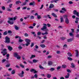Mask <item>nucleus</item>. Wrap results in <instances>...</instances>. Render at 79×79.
I'll list each match as a JSON object with an SVG mask.
<instances>
[{
    "mask_svg": "<svg viewBox=\"0 0 79 79\" xmlns=\"http://www.w3.org/2000/svg\"><path fill=\"white\" fill-rule=\"evenodd\" d=\"M44 26L43 27L41 28V30H42V31H44V30H45V32H47V31H48V29H47V25L45 24H43Z\"/></svg>",
    "mask_w": 79,
    "mask_h": 79,
    "instance_id": "nucleus-1",
    "label": "nucleus"
},
{
    "mask_svg": "<svg viewBox=\"0 0 79 79\" xmlns=\"http://www.w3.org/2000/svg\"><path fill=\"white\" fill-rule=\"evenodd\" d=\"M5 42L7 44H10V38L8 37V36H6L5 38Z\"/></svg>",
    "mask_w": 79,
    "mask_h": 79,
    "instance_id": "nucleus-2",
    "label": "nucleus"
},
{
    "mask_svg": "<svg viewBox=\"0 0 79 79\" xmlns=\"http://www.w3.org/2000/svg\"><path fill=\"white\" fill-rule=\"evenodd\" d=\"M25 41L27 42V44H25V45L27 47L29 46V45L30 44V42H31V40L29 39H26L25 40Z\"/></svg>",
    "mask_w": 79,
    "mask_h": 79,
    "instance_id": "nucleus-3",
    "label": "nucleus"
},
{
    "mask_svg": "<svg viewBox=\"0 0 79 79\" xmlns=\"http://www.w3.org/2000/svg\"><path fill=\"white\" fill-rule=\"evenodd\" d=\"M73 15H77V16L79 17V12H77V11L76 10H74L73 11Z\"/></svg>",
    "mask_w": 79,
    "mask_h": 79,
    "instance_id": "nucleus-4",
    "label": "nucleus"
},
{
    "mask_svg": "<svg viewBox=\"0 0 79 79\" xmlns=\"http://www.w3.org/2000/svg\"><path fill=\"white\" fill-rule=\"evenodd\" d=\"M24 71H22L21 73H19L18 74V75L20 77H24Z\"/></svg>",
    "mask_w": 79,
    "mask_h": 79,
    "instance_id": "nucleus-5",
    "label": "nucleus"
},
{
    "mask_svg": "<svg viewBox=\"0 0 79 79\" xmlns=\"http://www.w3.org/2000/svg\"><path fill=\"white\" fill-rule=\"evenodd\" d=\"M30 72L31 73H33L34 74H35V73H37V71H36L35 69H30Z\"/></svg>",
    "mask_w": 79,
    "mask_h": 79,
    "instance_id": "nucleus-6",
    "label": "nucleus"
},
{
    "mask_svg": "<svg viewBox=\"0 0 79 79\" xmlns=\"http://www.w3.org/2000/svg\"><path fill=\"white\" fill-rule=\"evenodd\" d=\"M35 2L34 1H33V2H31L29 3V5H31L34 6L35 5Z\"/></svg>",
    "mask_w": 79,
    "mask_h": 79,
    "instance_id": "nucleus-7",
    "label": "nucleus"
},
{
    "mask_svg": "<svg viewBox=\"0 0 79 79\" xmlns=\"http://www.w3.org/2000/svg\"><path fill=\"white\" fill-rule=\"evenodd\" d=\"M65 23L67 24H68L69 23V20L68 19V18H67L65 19Z\"/></svg>",
    "mask_w": 79,
    "mask_h": 79,
    "instance_id": "nucleus-8",
    "label": "nucleus"
},
{
    "mask_svg": "<svg viewBox=\"0 0 79 79\" xmlns=\"http://www.w3.org/2000/svg\"><path fill=\"white\" fill-rule=\"evenodd\" d=\"M7 48H8V50L10 52H11L13 50V48L12 47H11L10 46H7Z\"/></svg>",
    "mask_w": 79,
    "mask_h": 79,
    "instance_id": "nucleus-9",
    "label": "nucleus"
},
{
    "mask_svg": "<svg viewBox=\"0 0 79 79\" xmlns=\"http://www.w3.org/2000/svg\"><path fill=\"white\" fill-rule=\"evenodd\" d=\"M74 40L73 38H70L67 39L68 42H71Z\"/></svg>",
    "mask_w": 79,
    "mask_h": 79,
    "instance_id": "nucleus-10",
    "label": "nucleus"
},
{
    "mask_svg": "<svg viewBox=\"0 0 79 79\" xmlns=\"http://www.w3.org/2000/svg\"><path fill=\"white\" fill-rule=\"evenodd\" d=\"M75 52H76V57H78L79 56V51L78 50H75Z\"/></svg>",
    "mask_w": 79,
    "mask_h": 79,
    "instance_id": "nucleus-11",
    "label": "nucleus"
},
{
    "mask_svg": "<svg viewBox=\"0 0 79 79\" xmlns=\"http://www.w3.org/2000/svg\"><path fill=\"white\" fill-rule=\"evenodd\" d=\"M32 61L33 63H36L37 62H39V60H36V59H33L32 60Z\"/></svg>",
    "mask_w": 79,
    "mask_h": 79,
    "instance_id": "nucleus-12",
    "label": "nucleus"
},
{
    "mask_svg": "<svg viewBox=\"0 0 79 79\" xmlns=\"http://www.w3.org/2000/svg\"><path fill=\"white\" fill-rule=\"evenodd\" d=\"M52 16L54 17V18H57V15L55 13H52L51 14Z\"/></svg>",
    "mask_w": 79,
    "mask_h": 79,
    "instance_id": "nucleus-13",
    "label": "nucleus"
},
{
    "mask_svg": "<svg viewBox=\"0 0 79 79\" xmlns=\"http://www.w3.org/2000/svg\"><path fill=\"white\" fill-rule=\"evenodd\" d=\"M47 77L48 79H50L52 77V75L49 73H48L47 75Z\"/></svg>",
    "mask_w": 79,
    "mask_h": 79,
    "instance_id": "nucleus-14",
    "label": "nucleus"
},
{
    "mask_svg": "<svg viewBox=\"0 0 79 79\" xmlns=\"http://www.w3.org/2000/svg\"><path fill=\"white\" fill-rule=\"evenodd\" d=\"M13 55L14 57H17L19 55L17 52H15L14 53Z\"/></svg>",
    "mask_w": 79,
    "mask_h": 79,
    "instance_id": "nucleus-15",
    "label": "nucleus"
},
{
    "mask_svg": "<svg viewBox=\"0 0 79 79\" xmlns=\"http://www.w3.org/2000/svg\"><path fill=\"white\" fill-rule=\"evenodd\" d=\"M39 67L40 68V69H45L42 66V65L40 64L39 65Z\"/></svg>",
    "mask_w": 79,
    "mask_h": 79,
    "instance_id": "nucleus-16",
    "label": "nucleus"
},
{
    "mask_svg": "<svg viewBox=\"0 0 79 79\" xmlns=\"http://www.w3.org/2000/svg\"><path fill=\"white\" fill-rule=\"evenodd\" d=\"M22 3V2H21L19 1H18L15 2V4L16 5H19V3H20V4H21V3Z\"/></svg>",
    "mask_w": 79,
    "mask_h": 79,
    "instance_id": "nucleus-17",
    "label": "nucleus"
},
{
    "mask_svg": "<svg viewBox=\"0 0 79 79\" xmlns=\"http://www.w3.org/2000/svg\"><path fill=\"white\" fill-rule=\"evenodd\" d=\"M54 7V5H53V4H51L49 6V8H53Z\"/></svg>",
    "mask_w": 79,
    "mask_h": 79,
    "instance_id": "nucleus-18",
    "label": "nucleus"
},
{
    "mask_svg": "<svg viewBox=\"0 0 79 79\" xmlns=\"http://www.w3.org/2000/svg\"><path fill=\"white\" fill-rule=\"evenodd\" d=\"M67 55L69 57H71L73 56L72 54L70 52H69L67 53Z\"/></svg>",
    "mask_w": 79,
    "mask_h": 79,
    "instance_id": "nucleus-19",
    "label": "nucleus"
},
{
    "mask_svg": "<svg viewBox=\"0 0 79 79\" xmlns=\"http://www.w3.org/2000/svg\"><path fill=\"white\" fill-rule=\"evenodd\" d=\"M78 19H79V18H78V17H76V20H75V23H76V24H77L78 23V21H79V20H78Z\"/></svg>",
    "mask_w": 79,
    "mask_h": 79,
    "instance_id": "nucleus-20",
    "label": "nucleus"
},
{
    "mask_svg": "<svg viewBox=\"0 0 79 79\" xmlns=\"http://www.w3.org/2000/svg\"><path fill=\"white\" fill-rule=\"evenodd\" d=\"M57 1H58V0H52L51 1V3H53V2L56 3V2H57Z\"/></svg>",
    "mask_w": 79,
    "mask_h": 79,
    "instance_id": "nucleus-21",
    "label": "nucleus"
},
{
    "mask_svg": "<svg viewBox=\"0 0 79 79\" xmlns=\"http://www.w3.org/2000/svg\"><path fill=\"white\" fill-rule=\"evenodd\" d=\"M40 47L41 48H45V45L44 44H41L40 45Z\"/></svg>",
    "mask_w": 79,
    "mask_h": 79,
    "instance_id": "nucleus-22",
    "label": "nucleus"
},
{
    "mask_svg": "<svg viewBox=\"0 0 79 79\" xmlns=\"http://www.w3.org/2000/svg\"><path fill=\"white\" fill-rule=\"evenodd\" d=\"M35 55H31V56L30 57V59H32V58H35Z\"/></svg>",
    "mask_w": 79,
    "mask_h": 79,
    "instance_id": "nucleus-23",
    "label": "nucleus"
},
{
    "mask_svg": "<svg viewBox=\"0 0 79 79\" xmlns=\"http://www.w3.org/2000/svg\"><path fill=\"white\" fill-rule=\"evenodd\" d=\"M19 42H20V43L23 42H24V40H22V39H21V38H20L19 39Z\"/></svg>",
    "mask_w": 79,
    "mask_h": 79,
    "instance_id": "nucleus-24",
    "label": "nucleus"
},
{
    "mask_svg": "<svg viewBox=\"0 0 79 79\" xmlns=\"http://www.w3.org/2000/svg\"><path fill=\"white\" fill-rule=\"evenodd\" d=\"M53 63L51 61H49L48 62V66H52Z\"/></svg>",
    "mask_w": 79,
    "mask_h": 79,
    "instance_id": "nucleus-25",
    "label": "nucleus"
},
{
    "mask_svg": "<svg viewBox=\"0 0 79 79\" xmlns=\"http://www.w3.org/2000/svg\"><path fill=\"white\" fill-rule=\"evenodd\" d=\"M8 23L9 24H14V22H10V21H8Z\"/></svg>",
    "mask_w": 79,
    "mask_h": 79,
    "instance_id": "nucleus-26",
    "label": "nucleus"
},
{
    "mask_svg": "<svg viewBox=\"0 0 79 79\" xmlns=\"http://www.w3.org/2000/svg\"><path fill=\"white\" fill-rule=\"evenodd\" d=\"M69 75H70V74L69 73H68L67 74V75L65 76V77L66 79H68L69 78Z\"/></svg>",
    "mask_w": 79,
    "mask_h": 79,
    "instance_id": "nucleus-27",
    "label": "nucleus"
},
{
    "mask_svg": "<svg viewBox=\"0 0 79 79\" xmlns=\"http://www.w3.org/2000/svg\"><path fill=\"white\" fill-rule=\"evenodd\" d=\"M7 34H8V32H7V31H5L3 33V35H6Z\"/></svg>",
    "mask_w": 79,
    "mask_h": 79,
    "instance_id": "nucleus-28",
    "label": "nucleus"
},
{
    "mask_svg": "<svg viewBox=\"0 0 79 79\" xmlns=\"http://www.w3.org/2000/svg\"><path fill=\"white\" fill-rule=\"evenodd\" d=\"M14 26H15V28L16 30H19V27L15 25Z\"/></svg>",
    "mask_w": 79,
    "mask_h": 79,
    "instance_id": "nucleus-29",
    "label": "nucleus"
},
{
    "mask_svg": "<svg viewBox=\"0 0 79 79\" xmlns=\"http://www.w3.org/2000/svg\"><path fill=\"white\" fill-rule=\"evenodd\" d=\"M71 65L72 66V67L71 68H75V65H74V63H72L71 64Z\"/></svg>",
    "mask_w": 79,
    "mask_h": 79,
    "instance_id": "nucleus-30",
    "label": "nucleus"
},
{
    "mask_svg": "<svg viewBox=\"0 0 79 79\" xmlns=\"http://www.w3.org/2000/svg\"><path fill=\"white\" fill-rule=\"evenodd\" d=\"M60 19V23H63V22H64V20L63 19V17L61 18Z\"/></svg>",
    "mask_w": 79,
    "mask_h": 79,
    "instance_id": "nucleus-31",
    "label": "nucleus"
},
{
    "mask_svg": "<svg viewBox=\"0 0 79 79\" xmlns=\"http://www.w3.org/2000/svg\"><path fill=\"white\" fill-rule=\"evenodd\" d=\"M51 71H55V68H51L50 69H49Z\"/></svg>",
    "mask_w": 79,
    "mask_h": 79,
    "instance_id": "nucleus-32",
    "label": "nucleus"
},
{
    "mask_svg": "<svg viewBox=\"0 0 79 79\" xmlns=\"http://www.w3.org/2000/svg\"><path fill=\"white\" fill-rule=\"evenodd\" d=\"M10 63H9L8 64H7L6 65V68H8V67H10Z\"/></svg>",
    "mask_w": 79,
    "mask_h": 79,
    "instance_id": "nucleus-33",
    "label": "nucleus"
},
{
    "mask_svg": "<svg viewBox=\"0 0 79 79\" xmlns=\"http://www.w3.org/2000/svg\"><path fill=\"white\" fill-rule=\"evenodd\" d=\"M31 34H33V35H34V37H36V35L35 34V33L34 32H31Z\"/></svg>",
    "mask_w": 79,
    "mask_h": 79,
    "instance_id": "nucleus-34",
    "label": "nucleus"
},
{
    "mask_svg": "<svg viewBox=\"0 0 79 79\" xmlns=\"http://www.w3.org/2000/svg\"><path fill=\"white\" fill-rule=\"evenodd\" d=\"M68 59L70 61H72V60H73V59L71 58V57H68Z\"/></svg>",
    "mask_w": 79,
    "mask_h": 79,
    "instance_id": "nucleus-35",
    "label": "nucleus"
},
{
    "mask_svg": "<svg viewBox=\"0 0 79 79\" xmlns=\"http://www.w3.org/2000/svg\"><path fill=\"white\" fill-rule=\"evenodd\" d=\"M66 38L64 37H61L60 38V39H61V40H64Z\"/></svg>",
    "mask_w": 79,
    "mask_h": 79,
    "instance_id": "nucleus-36",
    "label": "nucleus"
},
{
    "mask_svg": "<svg viewBox=\"0 0 79 79\" xmlns=\"http://www.w3.org/2000/svg\"><path fill=\"white\" fill-rule=\"evenodd\" d=\"M62 67L63 68H66V65H62Z\"/></svg>",
    "mask_w": 79,
    "mask_h": 79,
    "instance_id": "nucleus-37",
    "label": "nucleus"
},
{
    "mask_svg": "<svg viewBox=\"0 0 79 79\" xmlns=\"http://www.w3.org/2000/svg\"><path fill=\"white\" fill-rule=\"evenodd\" d=\"M11 74H15V70H12L11 72Z\"/></svg>",
    "mask_w": 79,
    "mask_h": 79,
    "instance_id": "nucleus-38",
    "label": "nucleus"
},
{
    "mask_svg": "<svg viewBox=\"0 0 79 79\" xmlns=\"http://www.w3.org/2000/svg\"><path fill=\"white\" fill-rule=\"evenodd\" d=\"M17 60H20L21 59V56L19 55V56L17 57Z\"/></svg>",
    "mask_w": 79,
    "mask_h": 79,
    "instance_id": "nucleus-39",
    "label": "nucleus"
},
{
    "mask_svg": "<svg viewBox=\"0 0 79 79\" xmlns=\"http://www.w3.org/2000/svg\"><path fill=\"white\" fill-rule=\"evenodd\" d=\"M30 19H34V16L33 15H32L30 17Z\"/></svg>",
    "mask_w": 79,
    "mask_h": 79,
    "instance_id": "nucleus-40",
    "label": "nucleus"
},
{
    "mask_svg": "<svg viewBox=\"0 0 79 79\" xmlns=\"http://www.w3.org/2000/svg\"><path fill=\"white\" fill-rule=\"evenodd\" d=\"M6 54H7V52H4L3 53H2V55L3 56H5Z\"/></svg>",
    "mask_w": 79,
    "mask_h": 79,
    "instance_id": "nucleus-41",
    "label": "nucleus"
},
{
    "mask_svg": "<svg viewBox=\"0 0 79 79\" xmlns=\"http://www.w3.org/2000/svg\"><path fill=\"white\" fill-rule=\"evenodd\" d=\"M34 45V43L33 42L31 43V48L32 47H33Z\"/></svg>",
    "mask_w": 79,
    "mask_h": 79,
    "instance_id": "nucleus-42",
    "label": "nucleus"
},
{
    "mask_svg": "<svg viewBox=\"0 0 79 79\" xmlns=\"http://www.w3.org/2000/svg\"><path fill=\"white\" fill-rule=\"evenodd\" d=\"M24 35L25 37H28L29 36V35L27 33H25Z\"/></svg>",
    "mask_w": 79,
    "mask_h": 79,
    "instance_id": "nucleus-43",
    "label": "nucleus"
},
{
    "mask_svg": "<svg viewBox=\"0 0 79 79\" xmlns=\"http://www.w3.org/2000/svg\"><path fill=\"white\" fill-rule=\"evenodd\" d=\"M20 66L22 68H24V66L23 65L21 64H20Z\"/></svg>",
    "mask_w": 79,
    "mask_h": 79,
    "instance_id": "nucleus-44",
    "label": "nucleus"
},
{
    "mask_svg": "<svg viewBox=\"0 0 79 79\" xmlns=\"http://www.w3.org/2000/svg\"><path fill=\"white\" fill-rule=\"evenodd\" d=\"M6 61V60L5 59H3L2 60V63H4V62H5V61Z\"/></svg>",
    "mask_w": 79,
    "mask_h": 79,
    "instance_id": "nucleus-45",
    "label": "nucleus"
},
{
    "mask_svg": "<svg viewBox=\"0 0 79 79\" xmlns=\"http://www.w3.org/2000/svg\"><path fill=\"white\" fill-rule=\"evenodd\" d=\"M62 10H63V11H67L66 9H65V8L64 7H63L62 8Z\"/></svg>",
    "mask_w": 79,
    "mask_h": 79,
    "instance_id": "nucleus-46",
    "label": "nucleus"
},
{
    "mask_svg": "<svg viewBox=\"0 0 79 79\" xmlns=\"http://www.w3.org/2000/svg\"><path fill=\"white\" fill-rule=\"evenodd\" d=\"M69 35H70V36H71V37H73V36L74 35L73 34V33L71 32L69 33Z\"/></svg>",
    "mask_w": 79,
    "mask_h": 79,
    "instance_id": "nucleus-47",
    "label": "nucleus"
},
{
    "mask_svg": "<svg viewBox=\"0 0 79 79\" xmlns=\"http://www.w3.org/2000/svg\"><path fill=\"white\" fill-rule=\"evenodd\" d=\"M42 34V33L40 32H38L37 33V35H41V34Z\"/></svg>",
    "mask_w": 79,
    "mask_h": 79,
    "instance_id": "nucleus-48",
    "label": "nucleus"
},
{
    "mask_svg": "<svg viewBox=\"0 0 79 79\" xmlns=\"http://www.w3.org/2000/svg\"><path fill=\"white\" fill-rule=\"evenodd\" d=\"M38 77V75H37V74H35L34 75V77L36 79H37V77Z\"/></svg>",
    "mask_w": 79,
    "mask_h": 79,
    "instance_id": "nucleus-49",
    "label": "nucleus"
},
{
    "mask_svg": "<svg viewBox=\"0 0 79 79\" xmlns=\"http://www.w3.org/2000/svg\"><path fill=\"white\" fill-rule=\"evenodd\" d=\"M11 0H8L7 2V3H11Z\"/></svg>",
    "mask_w": 79,
    "mask_h": 79,
    "instance_id": "nucleus-50",
    "label": "nucleus"
},
{
    "mask_svg": "<svg viewBox=\"0 0 79 79\" xmlns=\"http://www.w3.org/2000/svg\"><path fill=\"white\" fill-rule=\"evenodd\" d=\"M8 34H11V33H12V31H11V30H9L8 31Z\"/></svg>",
    "mask_w": 79,
    "mask_h": 79,
    "instance_id": "nucleus-51",
    "label": "nucleus"
},
{
    "mask_svg": "<svg viewBox=\"0 0 79 79\" xmlns=\"http://www.w3.org/2000/svg\"><path fill=\"white\" fill-rule=\"evenodd\" d=\"M26 3H27V2H25L23 3V4H22V6H24V5H26Z\"/></svg>",
    "mask_w": 79,
    "mask_h": 79,
    "instance_id": "nucleus-52",
    "label": "nucleus"
},
{
    "mask_svg": "<svg viewBox=\"0 0 79 79\" xmlns=\"http://www.w3.org/2000/svg\"><path fill=\"white\" fill-rule=\"evenodd\" d=\"M15 39H18V38H19V39H20V38H21V37L19 36H15Z\"/></svg>",
    "mask_w": 79,
    "mask_h": 79,
    "instance_id": "nucleus-53",
    "label": "nucleus"
},
{
    "mask_svg": "<svg viewBox=\"0 0 79 79\" xmlns=\"http://www.w3.org/2000/svg\"><path fill=\"white\" fill-rule=\"evenodd\" d=\"M12 5H13V4H9V8H12Z\"/></svg>",
    "mask_w": 79,
    "mask_h": 79,
    "instance_id": "nucleus-54",
    "label": "nucleus"
},
{
    "mask_svg": "<svg viewBox=\"0 0 79 79\" xmlns=\"http://www.w3.org/2000/svg\"><path fill=\"white\" fill-rule=\"evenodd\" d=\"M64 18H65L66 19V18H68V16L66 15H64Z\"/></svg>",
    "mask_w": 79,
    "mask_h": 79,
    "instance_id": "nucleus-55",
    "label": "nucleus"
},
{
    "mask_svg": "<svg viewBox=\"0 0 79 79\" xmlns=\"http://www.w3.org/2000/svg\"><path fill=\"white\" fill-rule=\"evenodd\" d=\"M28 63H30L31 64H32L33 63H32V61L28 60Z\"/></svg>",
    "mask_w": 79,
    "mask_h": 79,
    "instance_id": "nucleus-56",
    "label": "nucleus"
},
{
    "mask_svg": "<svg viewBox=\"0 0 79 79\" xmlns=\"http://www.w3.org/2000/svg\"><path fill=\"white\" fill-rule=\"evenodd\" d=\"M47 16H48V18H49V19H52V17H50V15H47Z\"/></svg>",
    "mask_w": 79,
    "mask_h": 79,
    "instance_id": "nucleus-57",
    "label": "nucleus"
},
{
    "mask_svg": "<svg viewBox=\"0 0 79 79\" xmlns=\"http://www.w3.org/2000/svg\"><path fill=\"white\" fill-rule=\"evenodd\" d=\"M37 18L38 19H40L41 18V16H40V15H38L37 16Z\"/></svg>",
    "mask_w": 79,
    "mask_h": 79,
    "instance_id": "nucleus-58",
    "label": "nucleus"
},
{
    "mask_svg": "<svg viewBox=\"0 0 79 79\" xmlns=\"http://www.w3.org/2000/svg\"><path fill=\"white\" fill-rule=\"evenodd\" d=\"M2 8L3 10H5V7L4 6H2Z\"/></svg>",
    "mask_w": 79,
    "mask_h": 79,
    "instance_id": "nucleus-59",
    "label": "nucleus"
},
{
    "mask_svg": "<svg viewBox=\"0 0 79 79\" xmlns=\"http://www.w3.org/2000/svg\"><path fill=\"white\" fill-rule=\"evenodd\" d=\"M35 47L36 49H38L39 48V46L37 45H35Z\"/></svg>",
    "mask_w": 79,
    "mask_h": 79,
    "instance_id": "nucleus-60",
    "label": "nucleus"
},
{
    "mask_svg": "<svg viewBox=\"0 0 79 79\" xmlns=\"http://www.w3.org/2000/svg\"><path fill=\"white\" fill-rule=\"evenodd\" d=\"M67 72H68V73H71V70H70L69 69H68L67 70Z\"/></svg>",
    "mask_w": 79,
    "mask_h": 79,
    "instance_id": "nucleus-61",
    "label": "nucleus"
},
{
    "mask_svg": "<svg viewBox=\"0 0 79 79\" xmlns=\"http://www.w3.org/2000/svg\"><path fill=\"white\" fill-rule=\"evenodd\" d=\"M47 26H48V27H50L51 26V25L49 23H47Z\"/></svg>",
    "mask_w": 79,
    "mask_h": 79,
    "instance_id": "nucleus-62",
    "label": "nucleus"
},
{
    "mask_svg": "<svg viewBox=\"0 0 79 79\" xmlns=\"http://www.w3.org/2000/svg\"><path fill=\"white\" fill-rule=\"evenodd\" d=\"M18 48L19 49H22V48H22L21 47V46H19V47H18Z\"/></svg>",
    "mask_w": 79,
    "mask_h": 79,
    "instance_id": "nucleus-63",
    "label": "nucleus"
},
{
    "mask_svg": "<svg viewBox=\"0 0 79 79\" xmlns=\"http://www.w3.org/2000/svg\"><path fill=\"white\" fill-rule=\"evenodd\" d=\"M76 37H77V38H79V34H77L76 35Z\"/></svg>",
    "mask_w": 79,
    "mask_h": 79,
    "instance_id": "nucleus-64",
    "label": "nucleus"
}]
</instances>
